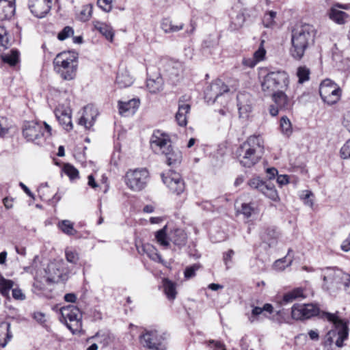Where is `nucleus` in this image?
Segmentation results:
<instances>
[{
    "label": "nucleus",
    "instance_id": "bf43d9fd",
    "mask_svg": "<svg viewBox=\"0 0 350 350\" xmlns=\"http://www.w3.org/2000/svg\"><path fill=\"white\" fill-rule=\"evenodd\" d=\"M265 55V50L262 49H258L254 53V58L258 62L259 61L262 60Z\"/></svg>",
    "mask_w": 350,
    "mask_h": 350
},
{
    "label": "nucleus",
    "instance_id": "a878e982",
    "mask_svg": "<svg viewBox=\"0 0 350 350\" xmlns=\"http://www.w3.org/2000/svg\"><path fill=\"white\" fill-rule=\"evenodd\" d=\"M133 82V77L129 75L128 71L122 70L118 72L116 83L119 88H126L132 85Z\"/></svg>",
    "mask_w": 350,
    "mask_h": 350
},
{
    "label": "nucleus",
    "instance_id": "5fc2aeb1",
    "mask_svg": "<svg viewBox=\"0 0 350 350\" xmlns=\"http://www.w3.org/2000/svg\"><path fill=\"white\" fill-rule=\"evenodd\" d=\"M208 346L214 348L213 350H226L225 345L219 341L210 340Z\"/></svg>",
    "mask_w": 350,
    "mask_h": 350
},
{
    "label": "nucleus",
    "instance_id": "09e8293b",
    "mask_svg": "<svg viewBox=\"0 0 350 350\" xmlns=\"http://www.w3.org/2000/svg\"><path fill=\"white\" fill-rule=\"evenodd\" d=\"M3 27L0 26V45L6 49L8 44V33L6 31H3Z\"/></svg>",
    "mask_w": 350,
    "mask_h": 350
},
{
    "label": "nucleus",
    "instance_id": "2f4dec72",
    "mask_svg": "<svg viewBox=\"0 0 350 350\" xmlns=\"http://www.w3.org/2000/svg\"><path fill=\"white\" fill-rule=\"evenodd\" d=\"M96 28L107 40L112 42L114 32L112 27L107 23H96Z\"/></svg>",
    "mask_w": 350,
    "mask_h": 350
},
{
    "label": "nucleus",
    "instance_id": "338daca9",
    "mask_svg": "<svg viewBox=\"0 0 350 350\" xmlns=\"http://www.w3.org/2000/svg\"><path fill=\"white\" fill-rule=\"evenodd\" d=\"M88 185L92 188H96L98 187V184L96 183L95 179L93 175L90 174L88 177Z\"/></svg>",
    "mask_w": 350,
    "mask_h": 350
},
{
    "label": "nucleus",
    "instance_id": "20e7f679",
    "mask_svg": "<svg viewBox=\"0 0 350 350\" xmlns=\"http://www.w3.org/2000/svg\"><path fill=\"white\" fill-rule=\"evenodd\" d=\"M150 145L154 152H161L169 166L176 167L181 163L182 153L172 146L169 136L159 131L154 132L150 139Z\"/></svg>",
    "mask_w": 350,
    "mask_h": 350
},
{
    "label": "nucleus",
    "instance_id": "7c9ffc66",
    "mask_svg": "<svg viewBox=\"0 0 350 350\" xmlns=\"http://www.w3.org/2000/svg\"><path fill=\"white\" fill-rule=\"evenodd\" d=\"M20 53L16 49H12L10 54L1 56L3 62L8 64L10 66H14L19 62Z\"/></svg>",
    "mask_w": 350,
    "mask_h": 350
},
{
    "label": "nucleus",
    "instance_id": "c9c22d12",
    "mask_svg": "<svg viewBox=\"0 0 350 350\" xmlns=\"http://www.w3.org/2000/svg\"><path fill=\"white\" fill-rule=\"evenodd\" d=\"M14 282L10 280H7L3 277H0V293L2 295L7 297L11 288H12Z\"/></svg>",
    "mask_w": 350,
    "mask_h": 350
},
{
    "label": "nucleus",
    "instance_id": "9d476101",
    "mask_svg": "<svg viewBox=\"0 0 350 350\" xmlns=\"http://www.w3.org/2000/svg\"><path fill=\"white\" fill-rule=\"evenodd\" d=\"M61 314L66 321L67 327L73 333L81 327L82 314L74 305H68L61 308Z\"/></svg>",
    "mask_w": 350,
    "mask_h": 350
},
{
    "label": "nucleus",
    "instance_id": "0e129e2a",
    "mask_svg": "<svg viewBox=\"0 0 350 350\" xmlns=\"http://www.w3.org/2000/svg\"><path fill=\"white\" fill-rule=\"evenodd\" d=\"M269 113L272 116H276L278 114L280 107L278 105H271L269 107Z\"/></svg>",
    "mask_w": 350,
    "mask_h": 350
},
{
    "label": "nucleus",
    "instance_id": "f704fd0d",
    "mask_svg": "<svg viewBox=\"0 0 350 350\" xmlns=\"http://www.w3.org/2000/svg\"><path fill=\"white\" fill-rule=\"evenodd\" d=\"M92 109L88 106L84 107V113L83 116L79 120V124L84 126L85 128L91 127L94 122V118L92 116L91 120L88 117V111H92Z\"/></svg>",
    "mask_w": 350,
    "mask_h": 350
},
{
    "label": "nucleus",
    "instance_id": "de8ad7c7",
    "mask_svg": "<svg viewBox=\"0 0 350 350\" xmlns=\"http://www.w3.org/2000/svg\"><path fill=\"white\" fill-rule=\"evenodd\" d=\"M66 258L69 262L76 264L79 260V255L76 251L66 250Z\"/></svg>",
    "mask_w": 350,
    "mask_h": 350
},
{
    "label": "nucleus",
    "instance_id": "dca6fc26",
    "mask_svg": "<svg viewBox=\"0 0 350 350\" xmlns=\"http://www.w3.org/2000/svg\"><path fill=\"white\" fill-rule=\"evenodd\" d=\"M186 96H183L178 100V109L176 113V120L180 126H185L187 124V114L190 111L191 106L185 103Z\"/></svg>",
    "mask_w": 350,
    "mask_h": 350
},
{
    "label": "nucleus",
    "instance_id": "6ab92c4d",
    "mask_svg": "<svg viewBox=\"0 0 350 350\" xmlns=\"http://www.w3.org/2000/svg\"><path fill=\"white\" fill-rule=\"evenodd\" d=\"M347 4L336 3L330 10L329 18L335 22H342L347 18V14L339 9L347 10Z\"/></svg>",
    "mask_w": 350,
    "mask_h": 350
},
{
    "label": "nucleus",
    "instance_id": "f3484780",
    "mask_svg": "<svg viewBox=\"0 0 350 350\" xmlns=\"http://www.w3.org/2000/svg\"><path fill=\"white\" fill-rule=\"evenodd\" d=\"M15 13L14 1L0 0V21L12 20Z\"/></svg>",
    "mask_w": 350,
    "mask_h": 350
},
{
    "label": "nucleus",
    "instance_id": "5701e85b",
    "mask_svg": "<svg viewBox=\"0 0 350 350\" xmlns=\"http://www.w3.org/2000/svg\"><path fill=\"white\" fill-rule=\"evenodd\" d=\"M261 238L269 247H272L277 243L278 232L274 227H268L261 234Z\"/></svg>",
    "mask_w": 350,
    "mask_h": 350
},
{
    "label": "nucleus",
    "instance_id": "58836bf2",
    "mask_svg": "<svg viewBox=\"0 0 350 350\" xmlns=\"http://www.w3.org/2000/svg\"><path fill=\"white\" fill-rule=\"evenodd\" d=\"M160 28L163 29L165 33H173L182 29L183 25H172V23H161Z\"/></svg>",
    "mask_w": 350,
    "mask_h": 350
},
{
    "label": "nucleus",
    "instance_id": "4be33fe9",
    "mask_svg": "<svg viewBox=\"0 0 350 350\" xmlns=\"http://www.w3.org/2000/svg\"><path fill=\"white\" fill-rule=\"evenodd\" d=\"M46 272L48 276L46 281L49 282H59L62 280V271L59 268V265L57 263H51L48 265Z\"/></svg>",
    "mask_w": 350,
    "mask_h": 350
},
{
    "label": "nucleus",
    "instance_id": "ea45409f",
    "mask_svg": "<svg viewBox=\"0 0 350 350\" xmlns=\"http://www.w3.org/2000/svg\"><path fill=\"white\" fill-rule=\"evenodd\" d=\"M312 197H314V195L310 191H304L300 196L304 203L310 207H312L314 204L313 199L311 198Z\"/></svg>",
    "mask_w": 350,
    "mask_h": 350
},
{
    "label": "nucleus",
    "instance_id": "f03ea898",
    "mask_svg": "<svg viewBox=\"0 0 350 350\" xmlns=\"http://www.w3.org/2000/svg\"><path fill=\"white\" fill-rule=\"evenodd\" d=\"M264 152V140L260 135H252L237 149L236 154L241 165L251 167L257 163Z\"/></svg>",
    "mask_w": 350,
    "mask_h": 350
},
{
    "label": "nucleus",
    "instance_id": "4c0bfd02",
    "mask_svg": "<svg viewBox=\"0 0 350 350\" xmlns=\"http://www.w3.org/2000/svg\"><path fill=\"white\" fill-rule=\"evenodd\" d=\"M310 70L306 66H300L297 69V75L299 78V83H303L309 80Z\"/></svg>",
    "mask_w": 350,
    "mask_h": 350
},
{
    "label": "nucleus",
    "instance_id": "cd10ccee",
    "mask_svg": "<svg viewBox=\"0 0 350 350\" xmlns=\"http://www.w3.org/2000/svg\"><path fill=\"white\" fill-rule=\"evenodd\" d=\"M163 286L165 294L170 300H174L176 296V284L169 279L163 280Z\"/></svg>",
    "mask_w": 350,
    "mask_h": 350
},
{
    "label": "nucleus",
    "instance_id": "b1692460",
    "mask_svg": "<svg viewBox=\"0 0 350 350\" xmlns=\"http://www.w3.org/2000/svg\"><path fill=\"white\" fill-rule=\"evenodd\" d=\"M55 116L66 131H70L72 129V124L71 120V116L66 111H62L59 109L55 110Z\"/></svg>",
    "mask_w": 350,
    "mask_h": 350
},
{
    "label": "nucleus",
    "instance_id": "a18cd8bd",
    "mask_svg": "<svg viewBox=\"0 0 350 350\" xmlns=\"http://www.w3.org/2000/svg\"><path fill=\"white\" fill-rule=\"evenodd\" d=\"M340 153L342 159H350V139L347 140L346 143L342 146Z\"/></svg>",
    "mask_w": 350,
    "mask_h": 350
},
{
    "label": "nucleus",
    "instance_id": "423d86ee",
    "mask_svg": "<svg viewBox=\"0 0 350 350\" xmlns=\"http://www.w3.org/2000/svg\"><path fill=\"white\" fill-rule=\"evenodd\" d=\"M289 80L287 72L277 70L268 72L261 81V89L265 95L270 96L276 92L285 90Z\"/></svg>",
    "mask_w": 350,
    "mask_h": 350
},
{
    "label": "nucleus",
    "instance_id": "a19ab883",
    "mask_svg": "<svg viewBox=\"0 0 350 350\" xmlns=\"http://www.w3.org/2000/svg\"><path fill=\"white\" fill-rule=\"evenodd\" d=\"M64 172L70 179H75L79 176V171L70 164H66L64 166Z\"/></svg>",
    "mask_w": 350,
    "mask_h": 350
},
{
    "label": "nucleus",
    "instance_id": "6e6552de",
    "mask_svg": "<svg viewBox=\"0 0 350 350\" xmlns=\"http://www.w3.org/2000/svg\"><path fill=\"white\" fill-rule=\"evenodd\" d=\"M149 180V172L146 168L129 170L125 175L126 186L133 191H140L147 185Z\"/></svg>",
    "mask_w": 350,
    "mask_h": 350
},
{
    "label": "nucleus",
    "instance_id": "c03bdc74",
    "mask_svg": "<svg viewBox=\"0 0 350 350\" xmlns=\"http://www.w3.org/2000/svg\"><path fill=\"white\" fill-rule=\"evenodd\" d=\"M255 212V209L250 204L243 203L241 205V213L246 217L249 218Z\"/></svg>",
    "mask_w": 350,
    "mask_h": 350
},
{
    "label": "nucleus",
    "instance_id": "774afa93",
    "mask_svg": "<svg viewBox=\"0 0 350 350\" xmlns=\"http://www.w3.org/2000/svg\"><path fill=\"white\" fill-rule=\"evenodd\" d=\"M267 173L269 176V178L271 180L272 178H274L275 176L278 174V170L274 167L268 168L267 170Z\"/></svg>",
    "mask_w": 350,
    "mask_h": 350
},
{
    "label": "nucleus",
    "instance_id": "79ce46f5",
    "mask_svg": "<svg viewBox=\"0 0 350 350\" xmlns=\"http://www.w3.org/2000/svg\"><path fill=\"white\" fill-rule=\"evenodd\" d=\"M74 33L72 27L69 26L65 27L57 35V38L59 40H64Z\"/></svg>",
    "mask_w": 350,
    "mask_h": 350
},
{
    "label": "nucleus",
    "instance_id": "13d9d810",
    "mask_svg": "<svg viewBox=\"0 0 350 350\" xmlns=\"http://www.w3.org/2000/svg\"><path fill=\"white\" fill-rule=\"evenodd\" d=\"M234 252L232 250H229L226 253L224 254V261L225 265H226V268L228 269V262L231 261L232 257L234 255Z\"/></svg>",
    "mask_w": 350,
    "mask_h": 350
},
{
    "label": "nucleus",
    "instance_id": "72a5a7b5",
    "mask_svg": "<svg viewBox=\"0 0 350 350\" xmlns=\"http://www.w3.org/2000/svg\"><path fill=\"white\" fill-rule=\"evenodd\" d=\"M280 127L282 134L286 137H289L293 133L291 122L286 116L281 118Z\"/></svg>",
    "mask_w": 350,
    "mask_h": 350
},
{
    "label": "nucleus",
    "instance_id": "a211bd4d",
    "mask_svg": "<svg viewBox=\"0 0 350 350\" xmlns=\"http://www.w3.org/2000/svg\"><path fill=\"white\" fill-rule=\"evenodd\" d=\"M169 240L180 249L187 244V235L184 230L174 228L169 232Z\"/></svg>",
    "mask_w": 350,
    "mask_h": 350
},
{
    "label": "nucleus",
    "instance_id": "0eeeda50",
    "mask_svg": "<svg viewBox=\"0 0 350 350\" xmlns=\"http://www.w3.org/2000/svg\"><path fill=\"white\" fill-rule=\"evenodd\" d=\"M140 344L150 350H166V334L157 330H145L139 337Z\"/></svg>",
    "mask_w": 350,
    "mask_h": 350
},
{
    "label": "nucleus",
    "instance_id": "1a4fd4ad",
    "mask_svg": "<svg viewBox=\"0 0 350 350\" xmlns=\"http://www.w3.org/2000/svg\"><path fill=\"white\" fill-rule=\"evenodd\" d=\"M319 94L322 100L328 105L336 103L341 96V90L334 81L326 79L321 82Z\"/></svg>",
    "mask_w": 350,
    "mask_h": 350
},
{
    "label": "nucleus",
    "instance_id": "bb28decb",
    "mask_svg": "<svg viewBox=\"0 0 350 350\" xmlns=\"http://www.w3.org/2000/svg\"><path fill=\"white\" fill-rule=\"evenodd\" d=\"M163 79L160 76L156 78H148L146 81V86L151 93H157L163 89Z\"/></svg>",
    "mask_w": 350,
    "mask_h": 350
},
{
    "label": "nucleus",
    "instance_id": "4468645a",
    "mask_svg": "<svg viewBox=\"0 0 350 350\" xmlns=\"http://www.w3.org/2000/svg\"><path fill=\"white\" fill-rule=\"evenodd\" d=\"M228 91V87L221 79H217L206 87L204 98L207 103H214L219 96Z\"/></svg>",
    "mask_w": 350,
    "mask_h": 350
},
{
    "label": "nucleus",
    "instance_id": "e433bc0d",
    "mask_svg": "<svg viewBox=\"0 0 350 350\" xmlns=\"http://www.w3.org/2000/svg\"><path fill=\"white\" fill-rule=\"evenodd\" d=\"M92 13V5L90 4L85 5L82 7L79 14V20L85 22L88 20H90L91 15Z\"/></svg>",
    "mask_w": 350,
    "mask_h": 350
},
{
    "label": "nucleus",
    "instance_id": "4d7b16f0",
    "mask_svg": "<svg viewBox=\"0 0 350 350\" xmlns=\"http://www.w3.org/2000/svg\"><path fill=\"white\" fill-rule=\"evenodd\" d=\"M262 308L260 307H254L252 311V316L249 318V320L251 323H253L255 321V319L257 316L262 314Z\"/></svg>",
    "mask_w": 350,
    "mask_h": 350
},
{
    "label": "nucleus",
    "instance_id": "9b49d317",
    "mask_svg": "<svg viewBox=\"0 0 350 350\" xmlns=\"http://www.w3.org/2000/svg\"><path fill=\"white\" fill-rule=\"evenodd\" d=\"M161 177L163 183L172 193L179 196L184 192L185 182L178 173L170 170L166 174H162Z\"/></svg>",
    "mask_w": 350,
    "mask_h": 350
},
{
    "label": "nucleus",
    "instance_id": "8fccbe9b",
    "mask_svg": "<svg viewBox=\"0 0 350 350\" xmlns=\"http://www.w3.org/2000/svg\"><path fill=\"white\" fill-rule=\"evenodd\" d=\"M8 132L7 120L4 118H0V136H5Z\"/></svg>",
    "mask_w": 350,
    "mask_h": 350
},
{
    "label": "nucleus",
    "instance_id": "2eb2a0df",
    "mask_svg": "<svg viewBox=\"0 0 350 350\" xmlns=\"http://www.w3.org/2000/svg\"><path fill=\"white\" fill-rule=\"evenodd\" d=\"M51 7V0H29L31 12L38 18L44 17Z\"/></svg>",
    "mask_w": 350,
    "mask_h": 350
},
{
    "label": "nucleus",
    "instance_id": "39448f33",
    "mask_svg": "<svg viewBox=\"0 0 350 350\" xmlns=\"http://www.w3.org/2000/svg\"><path fill=\"white\" fill-rule=\"evenodd\" d=\"M78 55L75 52L58 53L53 60L55 70L64 80H71L76 75Z\"/></svg>",
    "mask_w": 350,
    "mask_h": 350
},
{
    "label": "nucleus",
    "instance_id": "603ef678",
    "mask_svg": "<svg viewBox=\"0 0 350 350\" xmlns=\"http://www.w3.org/2000/svg\"><path fill=\"white\" fill-rule=\"evenodd\" d=\"M218 44L217 38H208L203 42L204 48H213Z\"/></svg>",
    "mask_w": 350,
    "mask_h": 350
},
{
    "label": "nucleus",
    "instance_id": "412c9836",
    "mask_svg": "<svg viewBox=\"0 0 350 350\" xmlns=\"http://www.w3.org/2000/svg\"><path fill=\"white\" fill-rule=\"evenodd\" d=\"M139 105V100L136 98L131 99L128 101L118 102V108L120 114H124L126 113H131L133 114L135 112L136 109L138 108Z\"/></svg>",
    "mask_w": 350,
    "mask_h": 350
},
{
    "label": "nucleus",
    "instance_id": "e2e57ef3",
    "mask_svg": "<svg viewBox=\"0 0 350 350\" xmlns=\"http://www.w3.org/2000/svg\"><path fill=\"white\" fill-rule=\"evenodd\" d=\"M277 183L280 185H284L288 183V176L287 175H279L277 177Z\"/></svg>",
    "mask_w": 350,
    "mask_h": 350
},
{
    "label": "nucleus",
    "instance_id": "c756f323",
    "mask_svg": "<svg viewBox=\"0 0 350 350\" xmlns=\"http://www.w3.org/2000/svg\"><path fill=\"white\" fill-rule=\"evenodd\" d=\"M167 226H165L163 228L155 232V239L162 246L167 247L169 243V233L167 232Z\"/></svg>",
    "mask_w": 350,
    "mask_h": 350
},
{
    "label": "nucleus",
    "instance_id": "864d4df0",
    "mask_svg": "<svg viewBox=\"0 0 350 350\" xmlns=\"http://www.w3.org/2000/svg\"><path fill=\"white\" fill-rule=\"evenodd\" d=\"M292 294L297 299L299 298H306V295L304 294V289L301 287L295 288L292 291H291Z\"/></svg>",
    "mask_w": 350,
    "mask_h": 350
},
{
    "label": "nucleus",
    "instance_id": "f257e3e1",
    "mask_svg": "<svg viewBox=\"0 0 350 350\" xmlns=\"http://www.w3.org/2000/svg\"><path fill=\"white\" fill-rule=\"evenodd\" d=\"M338 314V312L330 313L321 311L319 307L314 304H296L291 308V317L295 320L304 321L313 317H319L333 323V328L324 337L323 345L325 347H331L334 342L338 347H342L344 341L348 339V322L340 318Z\"/></svg>",
    "mask_w": 350,
    "mask_h": 350
},
{
    "label": "nucleus",
    "instance_id": "c85d7f7f",
    "mask_svg": "<svg viewBox=\"0 0 350 350\" xmlns=\"http://www.w3.org/2000/svg\"><path fill=\"white\" fill-rule=\"evenodd\" d=\"M183 65L180 62H172L170 64V68L167 70L169 75L172 79H176L179 77L183 72Z\"/></svg>",
    "mask_w": 350,
    "mask_h": 350
},
{
    "label": "nucleus",
    "instance_id": "aec40b11",
    "mask_svg": "<svg viewBox=\"0 0 350 350\" xmlns=\"http://www.w3.org/2000/svg\"><path fill=\"white\" fill-rule=\"evenodd\" d=\"M273 100L276 105L280 107V110H288L291 108V103L284 90H281L271 94Z\"/></svg>",
    "mask_w": 350,
    "mask_h": 350
},
{
    "label": "nucleus",
    "instance_id": "49530a36",
    "mask_svg": "<svg viewBox=\"0 0 350 350\" xmlns=\"http://www.w3.org/2000/svg\"><path fill=\"white\" fill-rule=\"evenodd\" d=\"M97 4L103 10L109 12L113 7V0H98Z\"/></svg>",
    "mask_w": 350,
    "mask_h": 350
},
{
    "label": "nucleus",
    "instance_id": "473e14b6",
    "mask_svg": "<svg viewBox=\"0 0 350 350\" xmlns=\"http://www.w3.org/2000/svg\"><path fill=\"white\" fill-rule=\"evenodd\" d=\"M58 228L67 235H75L77 230L74 228V224L70 220H62L59 221Z\"/></svg>",
    "mask_w": 350,
    "mask_h": 350
},
{
    "label": "nucleus",
    "instance_id": "f8f14e48",
    "mask_svg": "<svg viewBox=\"0 0 350 350\" xmlns=\"http://www.w3.org/2000/svg\"><path fill=\"white\" fill-rule=\"evenodd\" d=\"M23 134L27 141L40 144L44 137V129L41 122L30 121L24 124Z\"/></svg>",
    "mask_w": 350,
    "mask_h": 350
},
{
    "label": "nucleus",
    "instance_id": "680f3d73",
    "mask_svg": "<svg viewBox=\"0 0 350 350\" xmlns=\"http://www.w3.org/2000/svg\"><path fill=\"white\" fill-rule=\"evenodd\" d=\"M33 317L36 321H38L40 324H42L45 322V315L42 312H34Z\"/></svg>",
    "mask_w": 350,
    "mask_h": 350
},
{
    "label": "nucleus",
    "instance_id": "37998d69",
    "mask_svg": "<svg viewBox=\"0 0 350 350\" xmlns=\"http://www.w3.org/2000/svg\"><path fill=\"white\" fill-rule=\"evenodd\" d=\"M200 268V265L198 264H194L190 267H187L184 272L185 278L187 279H190L196 275V271L198 270Z\"/></svg>",
    "mask_w": 350,
    "mask_h": 350
},
{
    "label": "nucleus",
    "instance_id": "69168bd1",
    "mask_svg": "<svg viewBox=\"0 0 350 350\" xmlns=\"http://www.w3.org/2000/svg\"><path fill=\"white\" fill-rule=\"evenodd\" d=\"M64 299L67 302L75 303L77 299V297L74 293H68L65 295Z\"/></svg>",
    "mask_w": 350,
    "mask_h": 350
},
{
    "label": "nucleus",
    "instance_id": "7ed1b4c3",
    "mask_svg": "<svg viewBox=\"0 0 350 350\" xmlns=\"http://www.w3.org/2000/svg\"><path fill=\"white\" fill-rule=\"evenodd\" d=\"M314 34L315 29L310 23H296L292 31V46L290 49V53L295 59L300 60L304 57Z\"/></svg>",
    "mask_w": 350,
    "mask_h": 350
},
{
    "label": "nucleus",
    "instance_id": "052dcab7",
    "mask_svg": "<svg viewBox=\"0 0 350 350\" xmlns=\"http://www.w3.org/2000/svg\"><path fill=\"white\" fill-rule=\"evenodd\" d=\"M257 64V61L254 58H244L243 59V64L250 67L253 68Z\"/></svg>",
    "mask_w": 350,
    "mask_h": 350
},
{
    "label": "nucleus",
    "instance_id": "3c124183",
    "mask_svg": "<svg viewBox=\"0 0 350 350\" xmlns=\"http://www.w3.org/2000/svg\"><path fill=\"white\" fill-rule=\"evenodd\" d=\"M295 297L292 294L291 291L285 293L283 295L282 299L280 301L281 304H286L288 303H292L293 301L296 300Z\"/></svg>",
    "mask_w": 350,
    "mask_h": 350
},
{
    "label": "nucleus",
    "instance_id": "ddd939ff",
    "mask_svg": "<svg viewBox=\"0 0 350 350\" xmlns=\"http://www.w3.org/2000/svg\"><path fill=\"white\" fill-rule=\"evenodd\" d=\"M248 185L262 192L266 197L273 201H278L279 196L275 186L270 182L263 181L258 177L253 178L248 181Z\"/></svg>",
    "mask_w": 350,
    "mask_h": 350
},
{
    "label": "nucleus",
    "instance_id": "393cba45",
    "mask_svg": "<svg viewBox=\"0 0 350 350\" xmlns=\"http://www.w3.org/2000/svg\"><path fill=\"white\" fill-rule=\"evenodd\" d=\"M137 251L139 254H146L150 259L154 261H160L161 260V256L158 254L157 249L150 244L137 247Z\"/></svg>",
    "mask_w": 350,
    "mask_h": 350
},
{
    "label": "nucleus",
    "instance_id": "6e6d98bb",
    "mask_svg": "<svg viewBox=\"0 0 350 350\" xmlns=\"http://www.w3.org/2000/svg\"><path fill=\"white\" fill-rule=\"evenodd\" d=\"M12 297L17 300H24L25 299V295L20 288L12 289Z\"/></svg>",
    "mask_w": 350,
    "mask_h": 350
}]
</instances>
